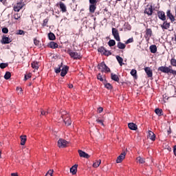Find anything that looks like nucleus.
Wrapping results in <instances>:
<instances>
[{
	"label": "nucleus",
	"instance_id": "nucleus-1",
	"mask_svg": "<svg viewBox=\"0 0 176 176\" xmlns=\"http://www.w3.org/2000/svg\"><path fill=\"white\" fill-rule=\"evenodd\" d=\"M60 118H62L65 126H71L72 121H71V117L67 111H60Z\"/></svg>",
	"mask_w": 176,
	"mask_h": 176
},
{
	"label": "nucleus",
	"instance_id": "nucleus-2",
	"mask_svg": "<svg viewBox=\"0 0 176 176\" xmlns=\"http://www.w3.org/2000/svg\"><path fill=\"white\" fill-rule=\"evenodd\" d=\"M171 66L166 67V66H161L158 67L157 71H160V72H163V74H171L172 75H176V71L173 70Z\"/></svg>",
	"mask_w": 176,
	"mask_h": 176
},
{
	"label": "nucleus",
	"instance_id": "nucleus-3",
	"mask_svg": "<svg viewBox=\"0 0 176 176\" xmlns=\"http://www.w3.org/2000/svg\"><path fill=\"white\" fill-rule=\"evenodd\" d=\"M67 54H69L72 58H74V60H80V58H82L80 54L74 52L72 50H67Z\"/></svg>",
	"mask_w": 176,
	"mask_h": 176
},
{
	"label": "nucleus",
	"instance_id": "nucleus-4",
	"mask_svg": "<svg viewBox=\"0 0 176 176\" xmlns=\"http://www.w3.org/2000/svg\"><path fill=\"white\" fill-rule=\"evenodd\" d=\"M98 68L101 72H111V69L105 64L104 62H102L98 65Z\"/></svg>",
	"mask_w": 176,
	"mask_h": 176
},
{
	"label": "nucleus",
	"instance_id": "nucleus-5",
	"mask_svg": "<svg viewBox=\"0 0 176 176\" xmlns=\"http://www.w3.org/2000/svg\"><path fill=\"white\" fill-rule=\"evenodd\" d=\"M152 34H153L152 29L146 28L144 38L146 42H149V41L151 40V37L152 36Z\"/></svg>",
	"mask_w": 176,
	"mask_h": 176
},
{
	"label": "nucleus",
	"instance_id": "nucleus-6",
	"mask_svg": "<svg viewBox=\"0 0 176 176\" xmlns=\"http://www.w3.org/2000/svg\"><path fill=\"white\" fill-rule=\"evenodd\" d=\"M112 35L117 42H120V36L119 35V30L118 29L115 28H112Z\"/></svg>",
	"mask_w": 176,
	"mask_h": 176
},
{
	"label": "nucleus",
	"instance_id": "nucleus-7",
	"mask_svg": "<svg viewBox=\"0 0 176 176\" xmlns=\"http://www.w3.org/2000/svg\"><path fill=\"white\" fill-rule=\"evenodd\" d=\"M98 51L99 52V53H101V54H103V56H111L112 54L111 52H110V51H108L107 50H105V48L104 47H100L98 49Z\"/></svg>",
	"mask_w": 176,
	"mask_h": 176
},
{
	"label": "nucleus",
	"instance_id": "nucleus-8",
	"mask_svg": "<svg viewBox=\"0 0 176 176\" xmlns=\"http://www.w3.org/2000/svg\"><path fill=\"white\" fill-rule=\"evenodd\" d=\"M24 7V3L23 2H19L16 3L14 6V12H20V10H21V8Z\"/></svg>",
	"mask_w": 176,
	"mask_h": 176
},
{
	"label": "nucleus",
	"instance_id": "nucleus-9",
	"mask_svg": "<svg viewBox=\"0 0 176 176\" xmlns=\"http://www.w3.org/2000/svg\"><path fill=\"white\" fill-rule=\"evenodd\" d=\"M67 144H68V142L64 139H60L58 141V148H65V146H67Z\"/></svg>",
	"mask_w": 176,
	"mask_h": 176
},
{
	"label": "nucleus",
	"instance_id": "nucleus-10",
	"mask_svg": "<svg viewBox=\"0 0 176 176\" xmlns=\"http://www.w3.org/2000/svg\"><path fill=\"white\" fill-rule=\"evenodd\" d=\"M126 152L124 151L117 158L116 163H122L123 162L124 159L126 157Z\"/></svg>",
	"mask_w": 176,
	"mask_h": 176
},
{
	"label": "nucleus",
	"instance_id": "nucleus-11",
	"mask_svg": "<svg viewBox=\"0 0 176 176\" xmlns=\"http://www.w3.org/2000/svg\"><path fill=\"white\" fill-rule=\"evenodd\" d=\"M1 42L3 45H8V43H10V42H12V40L10 39V38L6 36H3L1 40Z\"/></svg>",
	"mask_w": 176,
	"mask_h": 176
},
{
	"label": "nucleus",
	"instance_id": "nucleus-12",
	"mask_svg": "<svg viewBox=\"0 0 176 176\" xmlns=\"http://www.w3.org/2000/svg\"><path fill=\"white\" fill-rule=\"evenodd\" d=\"M68 69H69V67L64 66L61 69L60 76L64 77L68 74Z\"/></svg>",
	"mask_w": 176,
	"mask_h": 176
},
{
	"label": "nucleus",
	"instance_id": "nucleus-13",
	"mask_svg": "<svg viewBox=\"0 0 176 176\" xmlns=\"http://www.w3.org/2000/svg\"><path fill=\"white\" fill-rule=\"evenodd\" d=\"M78 154L80 157H84L85 159H89L90 157L89 154L82 150H78Z\"/></svg>",
	"mask_w": 176,
	"mask_h": 176
},
{
	"label": "nucleus",
	"instance_id": "nucleus-14",
	"mask_svg": "<svg viewBox=\"0 0 176 176\" xmlns=\"http://www.w3.org/2000/svg\"><path fill=\"white\" fill-rule=\"evenodd\" d=\"M144 71L148 78H152L153 76V72H152V69H151V67H145Z\"/></svg>",
	"mask_w": 176,
	"mask_h": 176
},
{
	"label": "nucleus",
	"instance_id": "nucleus-15",
	"mask_svg": "<svg viewBox=\"0 0 176 176\" xmlns=\"http://www.w3.org/2000/svg\"><path fill=\"white\" fill-rule=\"evenodd\" d=\"M157 16L160 20L162 21H166V14L163 11H158Z\"/></svg>",
	"mask_w": 176,
	"mask_h": 176
},
{
	"label": "nucleus",
	"instance_id": "nucleus-16",
	"mask_svg": "<svg viewBox=\"0 0 176 176\" xmlns=\"http://www.w3.org/2000/svg\"><path fill=\"white\" fill-rule=\"evenodd\" d=\"M166 16L170 20L171 23H174L175 21V16L171 14V11L170 10L166 12Z\"/></svg>",
	"mask_w": 176,
	"mask_h": 176
},
{
	"label": "nucleus",
	"instance_id": "nucleus-17",
	"mask_svg": "<svg viewBox=\"0 0 176 176\" xmlns=\"http://www.w3.org/2000/svg\"><path fill=\"white\" fill-rule=\"evenodd\" d=\"M148 138H149V140H151V141H155L156 135H155V133L153 131H148Z\"/></svg>",
	"mask_w": 176,
	"mask_h": 176
},
{
	"label": "nucleus",
	"instance_id": "nucleus-18",
	"mask_svg": "<svg viewBox=\"0 0 176 176\" xmlns=\"http://www.w3.org/2000/svg\"><path fill=\"white\" fill-rule=\"evenodd\" d=\"M144 13L148 14V16H152L153 14V10L152 9V6H150L148 8H146L144 10Z\"/></svg>",
	"mask_w": 176,
	"mask_h": 176
},
{
	"label": "nucleus",
	"instance_id": "nucleus-19",
	"mask_svg": "<svg viewBox=\"0 0 176 176\" xmlns=\"http://www.w3.org/2000/svg\"><path fill=\"white\" fill-rule=\"evenodd\" d=\"M170 22L165 20L164 21L163 24L161 25V28L162 30H168V28H170Z\"/></svg>",
	"mask_w": 176,
	"mask_h": 176
},
{
	"label": "nucleus",
	"instance_id": "nucleus-20",
	"mask_svg": "<svg viewBox=\"0 0 176 176\" xmlns=\"http://www.w3.org/2000/svg\"><path fill=\"white\" fill-rule=\"evenodd\" d=\"M78 172V164H74L71 168H70V173H72V174L73 175H75V174H76V173Z\"/></svg>",
	"mask_w": 176,
	"mask_h": 176
},
{
	"label": "nucleus",
	"instance_id": "nucleus-21",
	"mask_svg": "<svg viewBox=\"0 0 176 176\" xmlns=\"http://www.w3.org/2000/svg\"><path fill=\"white\" fill-rule=\"evenodd\" d=\"M59 6H60V9L61 12H63V13H65V12H67V6H65V4H64V3L60 1L59 3Z\"/></svg>",
	"mask_w": 176,
	"mask_h": 176
},
{
	"label": "nucleus",
	"instance_id": "nucleus-22",
	"mask_svg": "<svg viewBox=\"0 0 176 176\" xmlns=\"http://www.w3.org/2000/svg\"><path fill=\"white\" fill-rule=\"evenodd\" d=\"M128 127L129 129H130V130H137V129H138V126H137V124L133 123V122H130L128 124Z\"/></svg>",
	"mask_w": 176,
	"mask_h": 176
},
{
	"label": "nucleus",
	"instance_id": "nucleus-23",
	"mask_svg": "<svg viewBox=\"0 0 176 176\" xmlns=\"http://www.w3.org/2000/svg\"><path fill=\"white\" fill-rule=\"evenodd\" d=\"M97 9V4H90L89 5V13H94Z\"/></svg>",
	"mask_w": 176,
	"mask_h": 176
},
{
	"label": "nucleus",
	"instance_id": "nucleus-24",
	"mask_svg": "<svg viewBox=\"0 0 176 176\" xmlns=\"http://www.w3.org/2000/svg\"><path fill=\"white\" fill-rule=\"evenodd\" d=\"M49 47L51 49H57V47H58V44L54 41H51L49 44Z\"/></svg>",
	"mask_w": 176,
	"mask_h": 176
},
{
	"label": "nucleus",
	"instance_id": "nucleus-25",
	"mask_svg": "<svg viewBox=\"0 0 176 176\" xmlns=\"http://www.w3.org/2000/svg\"><path fill=\"white\" fill-rule=\"evenodd\" d=\"M21 145H25V142H27V135H21Z\"/></svg>",
	"mask_w": 176,
	"mask_h": 176
},
{
	"label": "nucleus",
	"instance_id": "nucleus-26",
	"mask_svg": "<svg viewBox=\"0 0 176 176\" xmlns=\"http://www.w3.org/2000/svg\"><path fill=\"white\" fill-rule=\"evenodd\" d=\"M117 47H118V49L123 50L124 49H126V44L119 41L117 43Z\"/></svg>",
	"mask_w": 176,
	"mask_h": 176
},
{
	"label": "nucleus",
	"instance_id": "nucleus-27",
	"mask_svg": "<svg viewBox=\"0 0 176 176\" xmlns=\"http://www.w3.org/2000/svg\"><path fill=\"white\" fill-rule=\"evenodd\" d=\"M149 49H150L151 53L155 54L156 53V52H157V47H156V45H151Z\"/></svg>",
	"mask_w": 176,
	"mask_h": 176
},
{
	"label": "nucleus",
	"instance_id": "nucleus-28",
	"mask_svg": "<svg viewBox=\"0 0 176 176\" xmlns=\"http://www.w3.org/2000/svg\"><path fill=\"white\" fill-rule=\"evenodd\" d=\"M61 68H63V63L58 65V67L54 68V71L56 74H60L61 72V69H62Z\"/></svg>",
	"mask_w": 176,
	"mask_h": 176
},
{
	"label": "nucleus",
	"instance_id": "nucleus-29",
	"mask_svg": "<svg viewBox=\"0 0 176 176\" xmlns=\"http://www.w3.org/2000/svg\"><path fill=\"white\" fill-rule=\"evenodd\" d=\"M116 58L117 61L120 64V67H122V65H124V63H123V58H122L120 56H116Z\"/></svg>",
	"mask_w": 176,
	"mask_h": 176
},
{
	"label": "nucleus",
	"instance_id": "nucleus-30",
	"mask_svg": "<svg viewBox=\"0 0 176 176\" xmlns=\"http://www.w3.org/2000/svg\"><path fill=\"white\" fill-rule=\"evenodd\" d=\"M136 160L137 163H139L140 164H144V163H145V158H142L140 156L138 157Z\"/></svg>",
	"mask_w": 176,
	"mask_h": 176
},
{
	"label": "nucleus",
	"instance_id": "nucleus-31",
	"mask_svg": "<svg viewBox=\"0 0 176 176\" xmlns=\"http://www.w3.org/2000/svg\"><path fill=\"white\" fill-rule=\"evenodd\" d=\"M32 68H33V69H38L39 68V63L35 61L32 62Z\"/></svg>",
	"mask_w": 176,
	"mask_h": 176
},
{
	"label": "nucleus",
	"instance_id": "nucleus-32",
	"mask_svg": "<svg viewBox=\"0 0 176 176\" xmlns=\"http://www.w3.org/2000/svg\"><path fill=\"white\" fill-rule=\"evenodd\" d=\"M155 113L158 116H162V115H163V110L162 109H155Z\"/></svg>",
	"mask_w": 176,
	"mask_h": 176
},
{
	"label": "nucleus",
	"instance_id": "nucleus-33",
	"mask_svg": "<svg viewBox=\"0 0 176 176\" xmlns=\"http://www.w3.org/2000/svg\"><path fill=\"white\" fill-rule=\"evenodd\" d=\"M111 79L112 80H114L115 82H119V76L116 74H113V73H111Z\"/></svg>",
	"mask_w": 176,
	"mask_h": 176
},
{
	"label": "nucleus",
	"instance_id": "nucleus-34",
	"mask_svg": "<svg viewBox=\"0 0 176 176\" xmlns=\"http://www.w3.org/2000/svg\"><path fill=\"white\" fill-rule=\"evenodd\" d=\"M48 38L50 41H54L56 40V35H54L53 32H50L48 34Z\"/></svg>",
	"mask_w": 176,
	"mask_h": 176
},
{
	"label": "nucleus",
	"instance_id": "nucleus-35",
	"mask_svg": "<svg viewBox=\"0 0 176 176\" xmlns=\"http://www.w3.org/2000/svg\"><path fill=\"white\" fill-rule=\"evenodd\" d=\"M100 164H101V160H96L93 164V167H94V168H97V167H99Z\"/></svg>",
	"mask_w": 176,
	"mask_h": 176
},
{
	"label": "nucleus",
	"instance_id": "nucleus-36",
	"mask_svg": "<svg viewBox=\"0 0 176 176\" xmlns=\"http://www.w3.org/2000/svg\"><path fill=\"white\" fill-rule=\"evenodd\" d=\"M12 76V74L10 73V72H6V74L4 75V78L8 80L9 79H10V77Z\"/></svg>",
	"mask_w": 176,
	"mask_h": 176
},
{
	"label": "nucleus",
	"instance_id": "nucleus-37",
	"mask_svg": "<svg viewBox=\"0 0 176 176\" xmlns=\"http://www.w3.org/2000/svg\"><path fill=\"white\" fill-rule=\"evenodd\" d=\"M108 45L110 47H112L113 46H115V45H116V41H115V40H109L108 42Z\"/></svg>",
	"mask_w": 176,
	"mask_h": 176
},
{
	"label": "nucleus",
	"instance_id": "nucleus-38",
	"mask_svg": "<svg viewBox=\"0 0 176 176\" xmlns=\"http://www.w3.org/2000/svg\"><path fill=\"white\" fill-rule=\"evenodd\" d=\"M124 25L125 30H127L128 31L131 30V25L129 23H125Z\"/></svg>",
	"mask_w": 176,
	"mask_h": 176
},
{
	"label": "nucleus",
	"instance_id": "nucleus-39",
	"mask_svg": "<svg viewBox=\"0 0 176 176\" xmlns=\"http://www.w3.org/2000/svg\"><path fill=\"white\" fill-rule=\"evenodd\" d=\"M20 17H21V14H20V13H15L13 15V19H14L15 20H19Z\"/></svg>",
	"mask_w": 176,
	"mask_h": 176
},
{
	"label": "nucleus",
	"instance_id": "nucleus-40",
	"mask_svg": "<svg viewBox=\"0 0 176 176\" xmlns=\"http://www.w3.org/2000/svg\"><path fill=\"white\" fill-rule=\"evenodd\" d=\"M131 75L132 76H133V78H137V70H135V69H132V70L131 71Z\"/></svg>",
	"mask_w": 176,
	"mask_h": 176
},
{
	"label": "nucleus",
	"instance_id": "nucleus-41",
	"mask_svg": "<svg viewBox=\"0 0 176 176\" xmlns=\"http://www.w3.org/2000/svg\"><path fill=\"white\" fill-rule=\"evenodd\" d=\"M53 173H54V170L50 169L48 172L46 173L45 176H53Z\"/></svg>",
	"mask_w": 176,
	"mask_h": 176
},
{
	"label": "nucleus",
	"instance_id": "nucleus-42",
	"mask_svg": "<svg viewBox=\"0 0 176 176\" xmlns=\"http://www.w3.org/2000/svg\"><path fill=\"white\" fill-rule=\"evenodd\" d=\"M170 65L173 66V67H176V59L173 58L171 60H170Z\"/></svg>",
	"mask_w": 176,
	"mask_h": 176
},
{
	"label": "nucleus",
	"instance_id": "nucleus-43",
	"mask_svg": "<svg viewBox=\"0 0 176 176\" xmlns=\"http://www.w3.org/2000/svg\"><path fill=\"white\" fill-rule=\"evenodd\" d=\"M104 87H106V89H108V90H112V88H113L111 83H106L104 85Z\"/></svg>",
	"mask_w": 176,
	"mask_h": 176
},
{
	"label": "nucleus",
	"instance_id": "nucleus-44",
	"mask_svg": "<svg viewBox=\"0 0 176 176\" xmlns=\"http://www.w3.org/2000/svg\"><path fill=\"white\" fill-rule=\"evenodd\" d=\"M134 42V38H129L126 42H125V44L126 45H129V43H133Z\"/></svg>",
	"mask_w": 176,
	"mask_h": 176
},
{
	"label": "nucleus",
	"instance_id": "nucleus-45",
	"mask_svg": "<svg viewBox=\"0 0 176 176\" xmlns=\"http://www.w3.org/2000/svg\"><path fill=\"white\" fill-rule=\"evenodd\" d=\"M47 23H49V19H45L43 20V27H47Z\"/></svg>",
	"mask_w": 176,
	"mask_h": 176
},
{
	"label": "nucleus",
	"instance_id": "nucleus-46",
	"mask_svg": "<svg viewBox=\"0 0 176 176\" xmlns=\"http://www.w3.org/2000/svg\"><path fill=\"white\" fill-rule=\"evenodd\" d=\"M97 79L98 80H100V82H102L104 80V79L102 78V75L100 73L98 74Z\"/></svg>",
	"mask_w": 176,
	"mask_h": 176
},
{
	"label": "nucleus",
	"instance_id": "nucleus-47",
	"mask_svg": "<svg viewBox=\"0 0 176 176\" xmlns=\"http://www.w3.org/2000/svg\"><path fill=\"white\" fill-rule=\"evenodd\" d=\"M8 65V63H0V68H1V69H4V68H6Z\"/></svg>",
	"mask_w": 176,
	"mask_h": 176
},
{
	"label": "nucleus",
	"instance_id": "nucleus-48",
	"mask_svg": "<svg viewBox=\"0 0 176 176\" xmlns=\"http://www.w3.org/2000/svg\"><path fill=\"white\" fill-rule=\"evenodd\" d=\"M98 0H89L90 5H97Z\"/></svg>",
	"mask_w": 176,
	"mask_h": 176
},
{
	"label": "nucleus",
	"instance_id": "nucleus-49",
	"mask_svg": "<svg viewBox=\"0 0 176 176\" xmlns=\"http://www.w3.org/2000/svg\"><path fill=\"white\" fill-rule=\"evenodd\" d=\"M17 35H25V32L24 30H19L16 32Z\"/></svg>",
	"mask_w": 176,
	"mask_h": 176
},
{
	"label": "nucleus",
	"instance_id": "nucleus-50",
	"mask_svg": "<svg viewBox=\"0 0 176 176\" xmlns=\"http://www.w3.org/2000/svg\"><path fill=\"white\" fill-rule=\"evenodd\" d=\"M41 115H43V116H47V115H49V111L41 110Z\"/></svg>",
	"mask_w": 176,
	"mask_h": 176
},
{
	"label": "nucleus",
	"instance_id": "nucleus-51",
	"mask_svg": "<svg viewBox=\"0 0 176 176\" xmlns=\"http://www.w3.org/2000/svg\"><path fill=\"white\" fill-rule=\"evenodd\" d=\"M2 32L3 34H8V32H9V29H8V28H3L2 29Z\"/></svg>",
	"mask_w": 176,
	"mask_h": 176
},
{
	"label": "nucleus",
	"instance_id": "nucleus-52",
	"mask_svg": "<svg viewBox=\"0 0 176 176\" xmlns=\"http://www.w3.org/2000/svg\"><path fill=\"white\" fill-rule=\"evenodd\" d=\"M34 44L35 45V46H39V41L36 38H34Z\"/></svg>",
	"mask_w": 176,
	"mask_h": 176
},
{
	"label": "nucleus",
	"instance_id": "nucleus-53",
	"mask_svg": "<svg viewBox=\"0 0 176 176\" xmlns=\"http://www.w3.org/2000/svg\"><path fill=\"white\" fill-rule=\"evenodd\" d=\"M31 78V74H28L27 75H25V80H28Z\"/></svg>",
	"mask_w": 176,
	"mask_h": 176
},
{
	"label": "nucleus",
	"instance_id": "nucleus-54",
	"mask_svg": "<svg viewBox=\"0 0 176 176\" xmlns=\"http://www.w3.org/2000/svg\"><path fill=\"white\" fill-rule=\"evenodd\" d=\"M97 123H99L100 124H101L102 126H104V122L101 120L97 119L96 120Z\"/></svg>",
	"mask_w": 176,
	"mask_h": 176
},
{
	"label": "nucleus",
	"instance_id": "nucleus-55",
	"mask_svg": "<svg viewBox=\"0 0 176 176\" xmlns=\"http://www.w3.org/2000/svg\"><path fill=\"white\" fill-rule=\"evenodd\" d=\"M102 111H104V109H103L102 107H99V108L98 109V112L99 113H101V112H102Z\"/></svg>",
	"mask_w": 176,
	"mask_h": 176
},
{
	"label": "nucleus",
	"instance_id": "nucleus-56",
	"mask_svg": "<svg viewBox=\"0 0 176 176\" xmlns=\"http://www.w3.org/2000/svg\"><path fill=\"white\" fill-rule=\"evenodd\" d=\"M173 152H174V154L176 155V146H175L173 148Z\"/></svg>",
	"mask_w": 176,
	"mask_h": 176
},
{
	"label": "nucleus",
	"instance_id": "nucleus-57",
	"mask_svg": "<svg viewBox=\"0 0 176 176\" xmlns=\"http://www.w3.org/2000/svg\"><path fill=\"white\" fill-rule=\"evenodd\" d=\"M74 87V85L70 84L69 85V89H72Z\"/></svg>",
	"mask_w": 176,
	"mask_h": 176
},
{
	"label": "nucleus",
	"instance_id": "nucleus-58",
	"mask_svg": "<svg viewBox=\"0 0 176 176\" xmlns=\"http://www.w3.org/2000/svg\"><path fill=\"white\" fill-rule=\"evenodd\" d=\"M0 2L5 4L6 3V0H0Z\"/></svg>",
	"mask_w": 176,
	"mask_h": 176
},
{
	"label": "nucleus",
	"instance_id": "nucleus-59",
	"mask_svg": "<svg viewBox=\"0 0 176 176\" xmlns=\"http://www.w3.org/2000/svg\"><path fill=\"white\" fill-rule=\"evenodd\" d=\"M11 176H19V175L17 173H12Z\"/></svg>",
	"mask_w": 176,
	"mask_h": 176
},
{
	"label": "nucleus",
	"instance_id": "nucleus-60",
	"mask_svg": "<svg viewBox=\"0 0 176 176\" xmlns=\"http://www.w3.org/2000/svg\"><path fill=\"white\" fill-rule=\"evenodd\" d=\"M104 12H108V10L107 8H105Z\"/></svg>",
	"mask_w": 176,
	"mask_h": 176
},
{
	"label": "nucleus",
	"instance_id": "nucleus-61",
	"mask_svg": "<svg viewBox=\"0 0 176 176\" xmlns=\"http://www.w3.org/2000/svg\"><path fill=\"white\" fill-rule=\"evenodd\" d=\"M1 150H0V159H1Z\"/></svg>",
	"mask_w": 176,
	"mask_h": 176
},
{
	"label": "nucleus",
	"instance_id": "nucleus-62",
	"mask_svg": "<svg viewBox=\"0 0 176 176\" xmlns=\"http://www.w3.org/2000/svg\"><path fill=\"white\" fill-rule=\"evenodd\" d=\"M20 90H21V91H23V89L21 88H20Z\"/></svg>",
	"mask_w": 176,
	"mask_h": 176
},
{
	"label": "nucleus",
	"instance_id": "nucleus-63",
	"mask_svg": "<svg viewBox=\"0 0 176 176\" xmlns=\"http://www.w3.org/2000/svg\"><path fill=\"white\" fill-rule=\"evenodd\" d=\"M117 1H118V2H120L122 0H117Z\"/></svg>",
	"mask_w": 176,
	"mask_h": 176
},
{
	"label": "nucleus",
	"instance_id": "nucleus-64",
	"mask_svg": "<svg viewBox=\"0 0 176 176\" xmlns=\"http://www.w3.org/2000/svg\"><path fill=\"white\" fill-rule=\"evenodd\" d=\"M29 86H31V83H30V84H29Z\"/></svg>",
	"mask_w": 176,
	"mask_h": 176
}]
</instances>
